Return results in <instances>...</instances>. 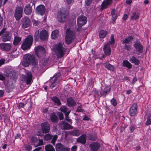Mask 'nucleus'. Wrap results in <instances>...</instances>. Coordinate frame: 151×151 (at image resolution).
<instances>
[{
    "mask_svg": "<svg viewBox=\"0 0 151 151\" xmlns=\"http://www.w3.org/2000/svg\"><path fill=\"white\" fill-rule=\"evenodd\" d=\"M124 48L127 50L129 51L131 49V48L130 45H125Z\"/></svg>",
    "mask_w": 151,
    "mask_h": 151,
    "instance_id": "50",
    "label": "nucleus"
},
{
    "mask_svg": "<svg viewBox=\"0 0 151 151\" xmlns=\"http://www.w3.org/2000/svg\"><path fill=\"white\" fill-rule=\"evenodd\" d=\"M47 60H46L45 59H44V60H40V63L42 64L43 65H45L46 63H47Z\"/></svg>",
    "mask_w": 151,
    "mask_h": 151,
    "instance_id": "47",
    "label": "nucleus"
},
{
    "mask_svg": "<svg viewBox=\"0 0 151 151\" xmlns=\"http://www.w3.org/2000/svg\"><path fill=\"white\" fill-rule=\"evenodd\" d=\"M85 2L87 5H89L91 3L92 0H85Z\"/></svg>",
    "mask_w": 151,
    "mask_h": 151,
    "instance_id": "49",
    "label": "nucleus"
},
{
    "mask_svg": "<svg viewBox=\"0 0 151 151\" xmlns=\"http://www.w3.org/2000/svg\"><path fill=\"white\" fill-rule=\"evenodd\" d=\"M128 16L127 14H125L123 16L122 19L124 20H126L128 18Z\"/></svg>",
    "mask_w": 151,
    "mask_h": 151,
    "instance_id": "54",
    "label": "nucleus"
},
{
    "mask_svg": "<svg viewBox=\"0 0 151 151\" xmlns=\"http://www.w3.org/2000/svg\"><path fill=\"white\" fill-rule=\"evenodd\" d=\"M56 151H69V150L64 145L60 143L56 145Z\"/></svg>",
    "mask_w": 151,
    "mask_h": 151,
    "instance_id": "16",
    "label": "nucleus"
},
{
    "mask_svg": "<svg viewBox=\"0 0 151 151\" xmlns=\"http://www.w3.org/2000/svg\"><path fill=\"white\" fill-rule=\"evenodd\" d=\"M39 36L40 40L43 41L45 40L48 38V32L45 30H42L40 33Z\"/></svg>",
    "mask_w": 151,
    "mask_h": 151,
    "instance_id": "13",
    "label": "nucleus"
},
{
    "mask_svg": "<svg viewBox=\"0 0 151 151\" xmlns=\"http://www.w3.org/2000/svg\"><path fill=\"white\" fill-rule=\"evenodd\" d=\"M23 12V8L21 6L16 8L15 11L14 17L17 20H19L22 16Z\"/></svg>",
    "mask_w": 151,
    "mask_h": 151,
    "instance_id": "10",
    "label": "nucleus"
},
{
    "mask_svg": "<svg viewBox=\"0 0 151 151\" xmlns=\"http://www.w3.org/2000/svg\"><path fill=\"white\" fill-rule=\"evenodd\" d=\"M27 77L26 78V83L27 84H30L32 82V76L30 72H28L27 73Z\"/></svg>",
    "mask_w": 151,
    "mask_h": 151,
    "instance_id": "23",
    "label": "nucleus"
},
{
    "mask_svg": "<svg viewBox=\"0 0 151 151\" xmlns=\"http://www.w3.org/2000/svg\"><path fill=\"white\" fill-rule=\"evenodd\" d=\"M53 49L55 54L59 58L62 57L66 51L65 48L61 43L55 45L54 46Z\"/></svg>",
    "mask_w": 151,
    "mask_h": 151,
    "instance_id": "2",
    "label": "nucleus"
},
{
    "mask_svg": "<svg viewBox=\"0 0 151 151\" xmlns=\"http://www.w3.org/2000/svg\"><path fill=\"white\" fill-rule=\"evenodd\" d=\"M45 149L46 151H55L53 147L50 145H48L45 146Z\"/></svg>",
    "mask_w": 151,
    "mask_h": 151,
    "instance_id": "38",
    "label": "nucleus"
},
{
    "mask_svg": "<svg viewBox=\"0 0 151 151\" xmlns=\"http://www.w3.org/2000/svg\"><path fill=\"white\" fill-rule=\"evenodd\" d=\"M87 22V19L86 17L83 16L79 17L77 19L78 26L79 28H81Z\"/></svg>",
    "mask_w": 151,
    "mask_h": 151,
    "instance_id": "11",
    "label": "nucleus"
},
{
    "mask_svg": "<svg viewBox=\"0 0 151 151\" xmlns=\"http://www.w3.org/2000/svg\"><path fill=\"white\" fill-rule=\"evenodd\" d=\"M75 37L74 32L70 29H68L66 30L65 37V40L66 43L68 44H70Z\"/></svg>",
    "mask_w": 151,
    "mask_h": 151,
    "instance_id": "3",
    "label": "nucleus"
},
{
    "mask_svg": "<svg viewBox=\"0 0 151 151\" xmlns=\"http://www.w3.org/2000/svg\"><path fill=\"white\" fill-rule=\"evenodd\" d=\"M61 127L63 129H69L72 128V126L70 125L67 123H66L65 122H63L61 123Z\"/></svg>",
    "mask_w": 151,
    "mask_h": 151,
    "instance_id": "26",
    "label": "nucleus"
},
{
    "mask_svg": "<svg viewBox=\"0 0 151 151\" xmlns=\"http://www.w3.org/2000/svg\"><path fill=\"white\" fill-rule=\"evenodd\" d=\"M5 79V77L0 73V80H3Z\"/></svg>",
    "mask_w": 151,
    "mask_h": 151,
    "instance_id": "58",
    "label": "nucleus"
},
{
    "mask_svg": "<svg viewBox=\"0 0 151 151\" xmlns=\"http://www.w3.org/2000/svg\"><path fill=\"white\" fill-rule=\"evenodd\" d=\"M45 6L42 4L39 5L36 8L37 13L42 15L45 14Z\"/></svg>",
    "mask_w": 151,
    "mask_h": 151,
    "instance_id": "12",
    "label": "nucleus"
},
{
    "mask_svg": "<svg viewBox=\"0 0 151 151\" xmlns=\"http://www.w3.org/2000/svg\"><path fill=\"white\" fill-rule=\"evenodd\" d=\"M52 139L51 141V143L53 145H55L56 140L58 138V137L56 135H55L52 137Z\"/></svg>",
    "mask_w": 151,
    "mask_h": 151,
    "instance_id": "41",
    "label": "nucleus"
},
{
    "mask_svg": "<svg viewBox=\"0 0 151 151\" xmlns=\"http://www.w3.org/2000/svg\"><path fill=\"white\" fill-rule=\"evenodd\" d=\"M107 34L106 31L104 30H101L99 32V36L101 38H103L105 37Z\"/></svg>",
    "mask_w": 151,
    "mask_h": 151,
    "instance_id": "39",
    "label": "nucleus"
},
{
    "mask_svg": "<svg viewBox=\"0 0 151 151\" xmlns=\"http://www.w3.org/2000/svg\"><path fill=\"white\" fill-rule=\"evenodd\" d=\"M82 119L84 120H89L90 118L87 116L84 115L83 116Z\"/></svg>",
    "mask_w": 151,
    "mask_h": 151,
    "instance_id": "52",
    "label": "nucleus"
},
{
    "mask_svg": "<svg viewBox=\"0 0 151 151\" xmlns=\"http://www.w3.org/2000/svg\"><path fill=\"white\" fill-rule=\"evenodd\" d=\"M52 138V136L49 134H46L44 137V139L45 140L50 139Z\"/></svg>",
    "mask_w": 151,
    "mask_h": 151,
    "instance_id": "42",
    "label": "nucleus"
},
{
    "mask_svg": "<svg viewBox=\"0 0 151 151\" xmlns=\"http://www.w3.org/2000/svg\"><path fill=\"white\" fill-rule=\"evenodd\" d=\"M38 141V143L37 145H36L37 146H38L39 145H43V141L42 139H39Z\"/></svg>",
    "mask_w": 151,
    "mask_h": 151,
    "instance_id": "48",
    "label": "nucleus"
},
{
    "mask_svg": "<svg viewBox=\"0 0 151 151\" xmlns=\"http://www.w3.org/2000/svg\"><path fill=\"white\" fill-rule=\"evenodd\" d=\"M39 24V22L38 21H37L34 20L33 23V24L35 26H37Z\"/></svg>",
    "mask_w": 151,
    "mask_h": 151,
    "instance_id": "62",
    "label": "nucleus"
},
{
    "mask_svg": "<svg viewBox=\"0 0 151 151\" xmlns=\"http://www.w3.org/2000/svg\"><path fill=\"white\" fill-rule=\"evenodd\" d=\"M89 138L90 140H92L93 141H94L96 140V137L95 136H93L92 135L91 137H90Z\"/></svg>",
    "mask_w": 151,
    "mask_h": 151,
    "instance_id": "56",
    "label": "nucleus"
},
{
    "mask_svg": "<svg viewBox=\"0 0 151 151\" xmlns=\"http://www.w3.org/2000/svg\"><path fill=\"white\" fill-rule=\"evenodd\" d=\"M69 133L71 135L75 136H78L81 133V132L78 130H73L70 131Z\"/></svg>",
    "mask_w": 151,
    "mask_h": 151,
    "instance_id": "31",
    "label": "nucleus"
},
{
    "mask_svg": "<svg viewBox=\"0 0 151 151\" xmlns=\"http://www.w3.org/2000/svg\"><path fill=\"white\" fill-rule=\"evenodd\" d=\"M0 48L3 50L9 51L12 48V46L10 44L3 43L0 45Z\"/></svg>",
    "mask_w": 151,
    "mask_h": 151,
    "instance_id": "18",
    "label": "nucleus"
},
{
    "mask_svg": "<svg viewBox=\"0 0 151 151\" xmlns=\"http://www.w3.org/2000/svg\"><path fill=\"white\" fill-rule=\"evenodd\" d=\"M41 147H38L35 149L33 151H39L41 150Z\"/></svg>",
    "mask_w": 151,
    "mask_h": 151,
    "instance_id": "64",
    "label": "nucleus"
},
{
    "mask_svg": "<svg viewBox=\"0 0 151 151\" xmlns=\"http://www.w3.org/2000/svg\"><path fill=\"white\" fill-rule=\"evenodd\" d=\"M60 109L61 111L63 112L65 114L66 120L68 121L70 124H71L72 123L71 120L69 118L68 116L70 113L71 111L68 108H67L65 106H62L60 108Z\"/></svg>",
    "mask_w": 151,
    "mask_h": 151,
    "instance_id": "7",
    "label": "nucleus"
},
{
    "mask_svg": "<svg viewBox=\"0 0 151 151\" xmlns=\"http://www.w3.org/2000/svg\"><path fill=\"white\" fill-rule=\"evenodd\" d=\"M89 147L92 151H97L100 147V144L97 142H94L89 145Z\"/></svg>",
    "mask_w": 151,
    "mask_h": 151,
    "instance_id": "21",
    "label": "nucleus"
},
{
    "mask_svg": "<svg viewBox=\"0 0 151 151\" xmlns=\"http://www.w3.org/2000/svg\"><path fill=\"white\" fill-rule=\"evenodd\" d=\"M86 136L85 134H83L77 139V141L78 142L81 143L83 144H84L86 142Z\"/></svg>",
    "mask_w": 151,
    "mask_h": 151,
    "instance_id": "25",
    "label": "nucleus"
},
{
    "mask_svg": "<svg viewBox=\"0 0 151 151\" xmlns=\"http://www.w3.org/2000/svg\"><path fill=\"white\" fill-rule=\"evenodd\" d=\"M104 66L107 69L110 70H113L114 69V67L110 64L109 63L106 62L104 64Z\"/></svg>",
    "mask_w": 151,
    "mask_h": 151,
    "instance_id": "37",
    "label": "nucleus"
},
{
    "mask_svg": "<svg viewBox=\"0 0 151 151\" xmlns=\"http://www.w3.org/2000/svg\"><path fill=\"white\" fill-rule=\"evenodd\" d=\"M137 105L136 104H133L130 108L129 113L130 116H134L136 114L137 111Z\"/></svg>",
    "mask_w": 151,
    "mask_h": 151,
    "instance_id": "15",
    "label": "nucleus"
},
{
    "mask_svg": "<svg viewBox=\"0 0 151 151\" xmlns=\"http://www.w3.org/2000/svg\"><path fill=\"white\" fill-rule=\"evenodd\" d=\"M112 0H104L102 4V8L104 9L107 7L108 5L110 4Z\"/></svg>",
    "mask_w": 151,
    "mask_h": 151,
    "instance_id": "28",
    "label": "nucleus"
},
{
    "mask_svg": "<svg viewBox=\"0 0 151 151\" xmlns=\"http://www.w3.org/2000/svg\"><path fill=\"white\" fill-rule=\"evenodd\" d=\"M32 37L29 35L23 42L21 45L22 48L24 50L29 49L32 45Z\"/></svg>",
    "mask_w": 151,
    "mask_h": 151,
    "instance_id": "4",
    "label": "nucleus"
},
{
    "mask_svg": "<svg viewBox=\"0 0 151 151\" xmlns=\"http://www.w3.org/2000/svg\"><path fill=\"white\" fill-rule=\"evenodd\" d=\"M24 10V13L26 14H30L32 12V7L30 5L27 4L25 6Z\"/></svg>",
    "mask_w": 151,
    "mask_h": 151,
    "instance_id": "22",
    "label": "nucleus"
},
{
    "mask_svg": "<svg viewBox=\"0 0 151 151\" xmlns=\"http://www.w3.org/2000/svg\"><path fill=\"white\" fill-rule=\"evenodd\" d=\"M42 130L43 133L49 132L50 131V126L47 122H44L42 124Z\"/></svg>",
    "mask_w": 151,
    "mask_h": 151,
    "instance_id": "19",
    "label": "nucleus"
},
{
    "mask_svg": "<svg viewBox=\"0 0 151 151\" xmlns=\"http://www.w3.org/2000/svg\"><path fill=\"white\" fill-rule=\"evenodd\" d=\"M31 141L32 142L35 143L38 141V139L34 137H32L31 139Z\"/></svg>",
    "mask_w": 151,
    "mask_h": 151,
    "instance_id": "44",
    "label": "nucleus"
},
{
    "mask_svg": "<svg viewBox=\"0 0 151 151\" xmlns=\"http://www.w3.org/2000/svg\"><path fill=\"white\" fill-rule=\"evenodd\" d=\"M116 11H115V10L114 9H112L111 10V14L112 15V16L113 15L116 14Z\"/></svg>",
    "mask_w": 151,
    "mask_h": 151,
    "instance_id": "59",
    "label": "nucleus"
},
{
    "mask_svg": "<svg viewBox=\"0 0 151 151\" xmlns=\"http://www.w3.org/2000/svg\"><path fill=\"white\" fill-rule=\"evenodd\" d=\"M134 46L136 51L139 53H143V46L140 42H137L134 44Z\"/></svg>",
    "mask_w": 151,
    "mask_h": 151,
    "instance_id": "14",
    "label": "nucleus"
},
{
    "mask_svg": "<svg viewBox=\"0 0 151 151\" xmlns=\"http://www.w3.org/2000/svg\"><path fill=\"white\" fill-rule=\"evenodd\" d=\"M77 149V146L76 145L73 146L71 148L72 151H76Z\"/></svg>",
    "mask_w": 151,
    "mask_h": 151,
    "instance_id": "57",
    "label": "nucleus"
},
{
    "mask_svg": "<svg viewBox=\"0 0 151 151\" xmlns=\"http://www.w3.org/2000/svg\"><path fill=\"white\" fill-rule=\"evenodd\" d=\"M21 38L18 37L17 33L14 34V39L13 41V44L15 46L17 45L21 40Z\"/></svg>",
    "mask_w": 151,
    "mask_h": 151,
    "instance_id": "24",
    "label": "nucleus"
},
{
    "mask_svg": "<svg viewBox=\"0 0 151 151\" xmlns=\"http://www.w3.org/2000/svg\"><path fill=\"white\" fill-rule=\"evenodd\" d=\"M129 60L132 63H134L135 65H138L139 63V61L134 56L131 57Z\"/></svg>",
    "mask_w": 151,
    "mask_h": 151,
    "instance_id": "29",
    "label": "nucleus"
},
{
    "mask_svg": "<svg viewBox=\"0 0 151 151\" xmlns=\"http://www.w3.org/2000/svg\"><path fill=\"white\" fill-rule=\"evenodd\" d=\"M35 49L36 54L39 58L44 55L45 51L44 48L43 47L38 46L35 47Z\"/></svg>",
    "mask_w": 151,
    "mask_h": 151,
    "instance_id": "8",
    "label": "nucleus"
},
{
    "mask_svg": "<svg viewBox=\"0 0 151 151\" xmlns=\"http://www.w3.org/2000/svg\"><path fill=\"white\" fill-rule=\"evenodd\" d=\"M4 59H1L0 60V66L4 63Z\"/></svg>",
    "mask_w": 151,
    "mask_h": 151,
    "instance_id": "61",
    "label": "nucleus"
},
{
    "mask_svg": "<svg viewBox=\"0 0 151 151\" xmlns=\"http://www.w3.org/2000/svg\"><path fill=\"white\" fill-rule=\"evenodd\" d=\"M67 14L62 9L58 11L57 19L59 22H64L67 19Z\"/></svg>",
    "mask_w": 151,
    "mask_h": 151,
    "instance_id": "6",
    "label": "nucleus"
},
{
    "mask_svg": "<svg viewBox=\"0 0 151 151\" xmlns=\"http://www.w3.org/2000/svg\"><path fill=\"white\" fill-rule=\"evenodd\" d=\"M122 64L124 66L126 67L129 69H130L132 67L131 64L126 60H124L123 61Z\"/></svg>",
    "mask_w": 151,
    "mask_h": 151,
    "instance_id": "34",
    "label": "nucleus"
},
{
    "mask_svg": "<svg viewBox=\"0 0 151 151\" xmlns=\"http://www.w3.org/2000/svg\"><path fill=\"white\" fill-rule=\"evenodd\" d=\"M52 101L54 102L55 104L58 106L61 105V103L60 99L57 97H55L52 99Z\"/></svg>",
    "mask_w": 151,
    "mask_h": 151,
    "instance_id": "33",
    "label": "nucleus"
},
{
    "mask_svg": "<svg viewBox=\"0 0 151 151\" xmlns=\"http://www.w3.org/2000/svg\"><path fill=\"white\" fill-rule=\"evenodd\" d=\"M24 105V103H20L19 104V107H23Z\"/></svg>",
    "mask_w": 151,
    "mask_h": 151,
    "instance_id": "63",
    "label": "nucleus"
},
{
    "mask_svg": "<svg viewBox=\"0 0 151 151\" xmlns=\"http://www.w3.org/2000/svg\"><path fill=\"white\" fill-rule=\"evenodd\" d=\"M76 111L77 112H81L83 110L81 108V107H79L76 110Z\"/></svg>",
    "mask_w": 151,
    "mask_h": 151,
    "instance_id": "60",
    "label": "nucleus"
},
{
    "mask_svg": "<svg viewBox=\"0 0 151 151\" xmlns=\"http://www.w3.org/2000/svg\"><path fill=\"white\" fill-rule=\"evenodd\" d=\"M39 33V32L38 31H36L35 33V35L34 36V37L35 40L37 39V37H38Z\"/></svg>",
    "mask_w": 151,
    "mask_h": 151,
    "instance_id": "51",
    "label": "nucleus"
},
{
    "mask_svg": "<svg viewBox=\"0 0 151 151\" xmlns=\"http://www.w3.org/2000/svg\"><path fill=\"white\" fill-rule=\"evenodd\" d=\"M110 91V88L109 86H106L104 90L103 93L106 94Z\"/></svg>",
    "mask_w": 151,
    "mask_h": 151,
    "instance_id": "43",
    "label": "nucleus"
},
{
    "mask_svg": "<svg viewBox=\"0 0 151 151\" xmlns=\"http://www.w3.org/2000/svg\"><path fill=\"white\" fill-rule=\"evenodd\" d=\"M111 104L114 106H115L117 104L116 101L114 99H113L111 100Z\"/></svg>",
    "mask_w": 151,
    "mask_h": 151,
    "instance_id": "46",
    "label": "nucleus"
},
{
    "mask_svg": "<svg viewBox=\"0 0 151 151\" xmlns=\"http://www.w3.org/2000/svg\"><path fill=\"white\" fill-rule=\"evenodd\" d=\"M51 82L52 84L50 86V88H52L56 85L57 83V81L55 78H52L51 80Z\"/></svg>",
    "mask_w": 151,
    "mask_h": 151,
    "instance_id": "36",
    "label": "nucleus"
},
{
    "mask_svg": "<svg viewBox=\"0 0 151 151\" xmlns=\"http://www.w3.org/2000/svg\"><path fill=\"white\" fill-rule=\"evenodd\" d=\"M51 37L53 39H55L59 36L58 31V30H55L53 31L51 34Z\"/></svg>",
    "mask_w": 151,
    "mask_h": 151,
    "instance_id": "32",
    "label": "nucleus"
},
{
    "mask_svg": "<svg viewBox=\"0 0 151 151\" xmlns=\"http://www.w3.org/2000/svg\"><path fill=\"white\" fill-rule=\"evenodd\" d=\"M133 39V38L132 36H129L125 39L122 40V43L126 45L127 44H129Z\"/></svg>",
    "mask_w": 151,
    "mask_h": 151,
    "instance_id": "30",
    "label": "nucleus"
},
{
    "mask_svg": "<svg viewBox=\"0 0 151 151\" xmlns=\"http://www.w3.org/2000/svg\"><path fill=\"white\" fill-rule=\"evenodd\" d=\"M3 33L2 37V39L3 41L6 42L10 41L12 38V34L9 32H3V30L0 32V36Z\"/></svg>",
    "mask_w": 151,
    "mask_h": 151,
    "instance_id": "9",
    "label": "nucleus"
},
{
    "mask_svg": "<svg viewBox=\"0 0 151 151\" xmlns=\"http://www.w3.org/2000/svg\"><path fill=\"white\" fill-rule=\"evenodd\" d=\"M139 15V13L138 12H132L130 15V19L131 20L136 21L138 19Z\"/></svg>",
    "mask_w": 151,
    "mask_h": 151,
    "instance_id": "20",
    "label": "nucleus"
},
{
    "mask_svg": "<svg viewBox=\"0 0 151 151\" xmlns=\"http://www.w3.org/2000/svg\"><path fill=\"white\" fill-rule=\"evenodd\" d=\"M50 119L51 121L53 122H57L58 120V117L54 113L51 114L50 116Z\"/></svg>",
    "mask_w": 151,
    "mask_h": 151,
    "instance_id": "35",
    "label": "nucleus"
},
{
    "mask_svg": "<svg viewBox=\"0 0 151 151\" xmlns=\"http://www.w3.org/2000/svg\"><path fill=\"white\" fill-rule=\"evenodd\" d=\"M23 58L24 60L22 64L24 66H28L31 63L35 65H36L38 63L37 60L35 59L34 56L29 54L25 55Z\"/></svg>",
    "mask_w": 151,
    "mask_h": 151,
    "instance_id": "1",
    "label": "nucleus"
},
{
    "mask_svg": "<svg viewBox=\"0 0 151 151\" xmlns=\"http://www.w3.org/2000/svg\"><path fill=\"white\" fill-rule=\"evenodd\" d=\"M74 0H66L67 3L68 5L70 4L73 2Z\"/></svg>",
    "mask_w": 151,
    "mask_h": 151,
    "instance_id": "53",
    "label": "nucleus"
},
{
    "mask_svg": "<svg viewBox=\"0 0 151 151\" xmlns=\"http://www.w3.org/2000/svg\"><path fill=\"white\" fill-rule=\"evenodd\" d=\"M32 149V147L30 145H27L25 146V150L26 151H30Z\"/></svg>",
    "mask_w": 151,
    "mask_h": 151,
    "instance_id": "45",
    "label": "nucleus"
},
{
    "mask_svg": "<svg viewBox=\"0 0 151 151\" xmlns=\"http://www.w3.org/2000/svg\"><path fill=\"white\" fill-rule=\"evenodd\" d=\"M114 42V35L112 34L111 37V41L108 43L105 44L103 50L104 53L106 55L109 56L111 55V50L109 44H113Z\"/></svg>",
    "mask_w": 151,
    "mask_h": 151,
    "instance_id": "5",
    "label": "nucleus"
},
{
    "mask_svg": "<svg viewBox=\"0 0 151 151\" xmlns=\"http://www.w3.org/2000/svg\"><path fill=\"white\" fill-rule=\"evenodd\" d=\"M151 114H149L148 116L147 121L146 123V124L147 125H150L151 124Z\"/></svg>",
    "mask_w": 151,
    "mask_h": 151,
    "instance_id": "40",
    "label": "nucleus"
},
{
    "mask_svg": "<svg viewBox=\"0 0 151 151\" xmlns=\"http://www.w3.org/2000/svg\"><path fill=\"white\" fill-rule=\"evenodd\" d=\"M67 104L69 106H74L76 104L74 100L71 98H69L68 99Z\"/></svg>",
    "mask_w": 151,
    "mask_h": 151,
    "instance_id": "27",
    "label": "nucleus"
},
{
    "mask_svg": "<svg viewBox=\"0 0 151 151\" xmlns=\"http://www.w3.org/2000/svg\"><path fill=\"white\" fill-rule=\"evenodd\" d=\"M117 16L116 15H113L112 16V19L113 21H115L117 18Z\"/></svg>",
    "mask_w": 151,
    "mask_h": 151,
    "instance_id": "55",
    "label": "nucleus"
},
{
    "mask_svg": "<svg viewBox=\"0 0 151 151\" xmlns=\"http://www.w3.org/2000/svg\"><path fill=\"white\" fill-rule=\"evenodd\" d=\"M30 24V21L29 19L27 17H25L23 21L22 25V27L25 28L29 27Z\"/></svg>",
    "mask_w": 151,
    "mask_h": 151,
    "instance_id": "17",
    "label": "nucleus"
}]
</instances>
